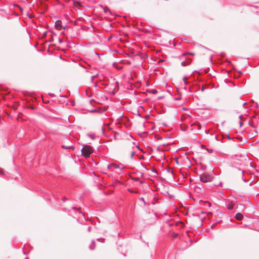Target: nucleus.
Listing matches in <instances>:
<instances>
[{
  "label": "nucleus",
  "mask_w": 259,
  "mask_h": 259,
  "mask_svg": "<svg viewBox=\"0 0 259 259\" xmlns=\"http://www.w3.org/2000/svg\"><path fill=\"white\" fill-rule=\"evenodd\" d=\"M200 180L201 182L204 183H207L210 182L213 176L210 173H203L200 175Z\"/></svg>",
  "instance_id": "nucleus-1"
},
{
  "label": "nucleus",
  "mask_w": 259,
  "mask_h": 259,
  "mask_svg": "<svg viewBox=\"0 0 259 259\" xmlns=\"http://www.w3.org/2000/svg\"><path fill=\"white\" fill-rule=\"evenodd\" d=\"M93 150L92 148L89 145L84 146L81 150L82 155L85 157H90V154L93 153Z\"/></svg>",
  "instance_id": "nucleus-2"
},
{
  "label": "nucleus",
  "mask_w": 259,
  "mask_h": 259,
  "mask_svg": "<svg viewBox=\"0 0 259 259\" xmlns=\"http://www.w3.org/2000/svg\"><path fill=\"white\" fill-rule=\"evenodd\" d=\"M115 137L117 140H121L130 141L131 139V136L127 134L120 135L118 134L115 135Z\"/></svg>",
  "instance_id": "nucleus-3"
},
{
  "label": "nucleus",
  "mask_w": 259,
  "mask_h": 259,
  "mask_svg": "<svg viewBox=\"0 0 259 259\" xmlns=\"http://www.w3.org/2000/svg\"><path fill=\"white\" fill-rule=\"evenodd\" d=\"M55 27L58 30H61L62 28V22L59 20H57L55 23Z\"/></svg>",
  "instance_id": "nucleus-4"
},
{
  "label": "nucleus",
  "mask_w": 259,
  "mask_h": 259,
  "mask_svg": "<svg viewBox=\"0 0 259 259\" xmlns=\"http://www.w3.org/2000/svg\"><path fill=\"white\" fill-rule=\"evenodd\" d=\"M235 217L236 220L240 221L243 219V215L241 213L239 212L236 214Z\"/></svg>",
  "instance_id": "nucleus-5"
},
{
  "label": "nucleus",
  "mask_w": 259,
  "mask_h": 259,
  "mask_svg": "<svg viewBox=\"0 0 259 259\" xmlns=\"http://www.w3.org/2000/svg\"><path fill=\"white\" fill-rule=\"evenodd\" d=\"M235 203L233 201H231L228 205L227 207L229 209H232L233 208Z\"/></svg>",
  "instance_id": "nucleus-6"
},
{
  "label": "nucleus",
  "mask_w": 259,
  "mask_h": 259,
  "mask_svg": "<svg viewBox=\"0 0 259 259\" xmlns=\"http://www.w3.org/2000/svg\"><path fill=\"white\" fill-rule=\"evenodd\" d=\"M149 93H151V94H155L157 93V91L155 89H152L151 90H149L148 91Z\"/></svg>",
  "instance_id": "nucleus-7"
},
{
  "label": "nucleus",
  "mask_w": 259,
  "mask_h": 259,
  "mask_svg": "<svg viewBox=\"0 0 259 259\" xmlns=\"http://www.w3.org/2000/svg\"><path fill=\"white\" fill-rule=\"evenodd\" d=\"M74 5L75 7H77V6H81V3L79 2H75L74 3Z\"/></svg>",
  "instance_id": "nucleus-8"
},
{
  "label": "nucleus",
  "mask_w": 259,
  "mask_h": 259,
  "mask_svg": "<svg viewBox=\"0 0 259 259\" xmlns=\"http://www.w3.org/2000/svg\"><path fill=\"white\" fill-rule=\"evenodd\" d=\"M110 166H112L115 168H118L119 167V166L116 164H112Z\"/></svg>",
  "instance_id": "nucleus-9"
},
{
  "label": "nucleus",
  "mask_w": 259,
  "mask_h": 259,
  "mask_svg": "<svg viewBox=\"0 0 259 259\" xmlns=\"http://www.w3.org/2000/svg\"><path fill=\"white\" fill-rule=\"evenodd\" d=\"M135 154V152L133 151L131 152V157L132 158Z\"/></svg>",
  "instance_id": "nucleus-10"
},
{
  "label": "nucleus",
  "mask_w": 259,
  "mask_h": 259,
  "mask_svg": "<svg viewBox=\"0 0 259 259\" xmlns=\"http://www.w3.org/2000/svg\"><path fill=\"white\" fill-rule=\"evenodd\" d=\"M62 147L63 148H70V147H69V146L67 147V146H65L64 145H62Z\"/></svg>",
  "instance_id": "nucleus-11"
},
{
  "label": "nucleus",
  "mask_w": 259,
  "mask_h": 259,
  "mask_svg": "<svg viewBox=\"0 0 259 259\" xmlns=\"http://www.w3.org/2000/svg\"><path fill=\"white\" fill-rule=\"evenodd\" d=\"M239 207V208H243V205L240 204L239 207H237V208Z\"/></svg>",
  "instance_id": "nucleus-12"
},
{
  "label": "nucleus",
  "mask_w": 259,
  "mask_h": 259,
  "mask_svg": "<svg viewBox=\"0 0 259 259\" xmlns=\"http://www.w3.org/2000/svg\"><path fill=\"white\" fill-rule=\"evenodd\" d=\"M196 125L198 126V127H199V128H200V127H201V125H200V124L199 123H197V124H196Z\"/></svg>",
  "instance_id": "nucleus-13"
},
{
  "label": "nucleus",
  "mask_w": 259,
  "mask_h": 259,
  "mask_svg": "<svg viewBox=\"0 0 259 259\" xmlns=\"http://www.w3.org/2000/svg\"><path fill=\"white\" fill-rule=\"evenodd\" d=\"M209 153H211L212 152V150H209L208 149L207 150Z\"/></svg>",
  "instance_id": "nucleus-14"
},
{
  "label": "nucleus",
  "mask_w": 259,
  "mask_h": 259,
  "mask_svg": "<svg viewBox=\"0 0 259 259\" xmlns=\"http://www.w3.org/2000/svg\"><path fill=\"white\" fill-rule=\"evenodd\" d=\"M240 123V126H241V125H242V122L241 121V122H240V123Z\"/></svg>",
  "instance_id": "nucleus-15"
},
{
  "label": "nucleus",
  "mask_w": 259,
  "mask_h": 259,
  "mask_svg": "<svg viewBox=\"0 0 259 259\" xmlns=\"http://www.w3.org/2000/svg\"><path fill=\"white\" fill-rule=\"evenodd\" d=\"M189 54L191 55H194L193 53H190Z\"/></svg>",
  "instance_id": "nucleus-16"
}]
</instances>
